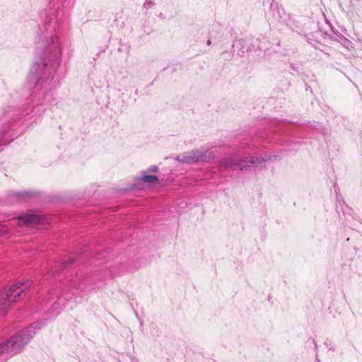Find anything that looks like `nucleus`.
I'll use <instances>...</instances> for the list:
<instances>
[{"label":"nucleus","instance_id":"obj_12","mask_svg":"<svg viewBox=\"0 0 362 362\" xmlns=\"http://www.w3.org/2000/svg\"><path fill=\"white\" fill-rule=\"evenodd\" d=\"M158 17L163 18H165V16H163L162 13H159V14H157Z\"/></svg>","mask_w":362,"mask_h":362},{"label":"nucleus","instance_id":"obj_14","mask_svg":"<svg viewBox=\"0 0 362 362\" xmlns=\"http://www.w3.org/2000/svg\"><path fill=\"white\" fill-rule=\"evenodd\" d=\"M211 40H207V42H206V45H211Z\"/></svg>","mask_w":362,"mask_h":362},{"label":"nucleus","instance_id":"obj_11","mask_svg":"<svg viewBox=\"0 0 362 362\" xmlns=\"http://www.w3.org/2000/svg\"><path fill=\"white\" fill-rule=\"evenodd\" d=\"M351 45V42L349 40H348L346 39L344 40V45L345 47H349V46H350Z\"/></svg>","mask_w":362,"mask_h":362},{"label":"nucleus","instance_id":"obj_1","mask_svg":"<svg viewBox=\"0 0 362 362\" xmlns=\"http://www.w3.org/2000/svg\"><path fill=\"white\" fill-rule=\"evenodd\" d=\"M214 157V152L209 148H200L185 152L177 157V160L185 163H194L200 161L206 162Z\"/></svg>","mask_w":362,"mask_h":362},{"label":"nucleus","instance_id":"obj_8","mask_svg":"<svg viewBox=\"0 0 362 362\" xmlns=\"http://www.w3.org/2000/svg\"><path fill=\"white\" fill-rule=\"evenodd\" d=\"M154 6L155 5L153 1H149V0H146L145 2L144 3L143 8H144V9L147 11L148 9L153 8Z\"/></svg>","mask_w":362,"mask_h":362},{"label":"nucleus","instance_id":"obj_7","mask_svg":"<svg viewBox=\"0 0 362 362\" xmlns=\"http://www.w3.org/2000/svg\"><path fill=\"white\" fill-rule=\"evenodd\" d=\"M138 180L147 185H153V184L157 183L158 178L156 175L148 173V172L142 171Z\"/></svg>","mask_w":362,"mask_h":362},{"label":"nucleus","instance_id":"obj_6","mask_svg":"<svg viewBox=\"0 0 362 362\" xmlns=\"http://www.w3.org/2000/svg\"><path fill=\"white\" fill-rule=\"evenodd\" d=\"M12 305L4 291H0V315H4Z\"/></svg>","mask_w":362,"mask_h":362},{"label":"nucleus","instance_id":"obj_3","mask_svg":"<svg viewBox=\"0 0 362 362\" xmlns=\"http://www.w3.org/2000/svg\"><path fill=\"white\" fill-rule=\"evenodd\" d=\"M28 341V339L23 334H18L9 340L0 344V356L4 355L13 356L20 351Z\"/></svg>","mask_w":362,"mask_h":362},{"label":"nucleus","instance_id":"obj_10","mask_svg":"<svg viewBox=\"0 0 362 362\" xmlns=\"http://www.w3.org/2000/svg\"><path fill=\"white\" fill-rule=\"evenodd\" d=\"M158 170V166L152 165V166L149 167L148 169H146V170H144V172H148V173L151 174V173H155V172H157Z\"/></svg>","mask_w":362,"mask_h":362},{"label":"nucleus","instance_id":"obj_2","mask_svg":"<svg viewBox=\"0 0 362 362\" xmlns=\"http://www.w3.org/2000/svg\"><path fill=\"white\" fill-rule=\"evenodd\" d=\"M249 163H232L231 157H226L221 159V164L223 167L231 168L234 170H246L257 166H262L264 163L272 159L269 156L265 157L248 156L247 157Z\"/></svg>","mask_w":362,"mask_h":362},{"label":"nucleus","instance_id":"obj_9","mask_svg":"<svg viewBox=\"0 0 362 362\" xmlns=\"http://www.w3.org/2000/svg\"><path fill=\"white\" fill-rule=\"evenodd\" d=\"M229 157H231L232 158V163H248V160L247 159V157H245L242 159H240V160H236L235 158H233V156H230Z\"/></svg>","mask_w":362,"mask_h":362},{"label":"nucleus","instance_id":"obj_4","mask_svg":"<svg viewBox=\"0 0 362 362\" xmlns=\"http://www.w3.org/2000/svg\"><path fill=\"white\" fill-rule=\"evenodd\" d=\"M31 281L26 279L23 281L17 282L11 285L6 290H3L6 293V297L9 299L11 303L18 300L21 294L23 293L31 286Z\"/></svg>","mask_w":362,"mask_h":362},{"label":"nucleus","instance_id":"obj_5","mask_svg":"<svg viewBox=\"0 0 362 362\" xmlns=\"http://www.w3.org/2000/svg\"><path fill=\"white\" fill-rule=\"evenodd\" d=\"M19 224H29L33 223H38L40 221V217L37 215L33 214H25L19 217Z\"/></svg>","mask_w":362,"mask_h":362},{"label":"nucleus","instance_id":"obj_13","mask_svg":"<svg viewBox=\"0 0 362 362\" xmlns=\"http://www.w3.org/2000/svg\"><path fill=\"white\" fill-rule=\"evenodd\" d=\"M4 228V227L3 226L0 225V233H1Z\"/></svg>","mask_w":362,"mask_h":362}]
</instances>
